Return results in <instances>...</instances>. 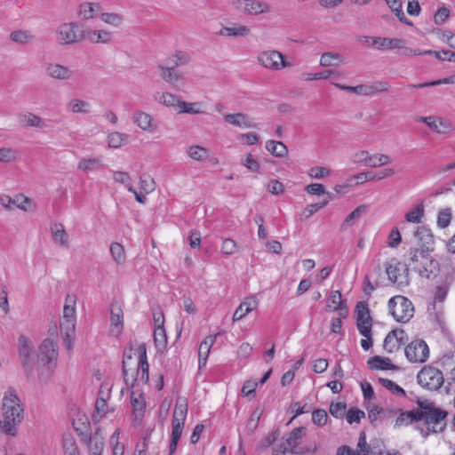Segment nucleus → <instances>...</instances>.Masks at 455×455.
Returning <instances> with one entry per match:
<instances>
[{"label":"nucleus","mask_w":455,"mask_h":455,"mask_svg":"<svg viewBox=\"0 0 455 455\" xmlns=\"http://www.w3.org/2000/svg\"><path fill=\"white\" fill-rule=\"evenodd\" d=\"M328 415L325 410L317 409L312 412V421L318 427H323L327 422Z\"/></svg>","instance_id":"60"},{"label":"nucleus","mask_w":455,"mask_h":455,"mask_svg":"<svg viewBox=\"0 0 455 455\" xmlns=\"http://www.w3.org/2000/svg\"><path fill=\"white\" fill-rule=\"evenodd\" d=\"M448 412L438 407H435L424 418L425 424L427 425V430L433 433H441L446 427V418Z\"/></svg>","instance_id":"10"},{"label":"nucleus","mask_w":455,"mask_h":455,"mask_svg":"<svg viewBox=\"0 0 455 455\" xmlns=\"http://www.w3.org/2000/svg\"><path fill=\"white\" fill-rule=\"evenodd\" d=\"M119 430L116 429L110 437V445L113 455H124V446L118 441Z\"/></svg>","instance_id":"54"},{"label":"nucleus","mask_w":455,"mask_h":455,"mask_svg":"<svg viewBox=\"0 0 455 455\" xmlns=\"http://www.w3.org/2000/svg\"><path fill=\"white\" fill-rule=\"evenodd\" d=\"M58 345L52 339H45L39 347L38 359L45 367L40 373V378L48 380L57 364Z\"/></svg>","instance_id":"3"},{"label":"nucleus","mask_w":455,"mask_h":455,"mask_svg":"<svg viewBox=\"0 0 455 455\" xmlns=\"http://www.w3.org/2000/svg\"><path fill=\"white\" fill-rule=\"evenodd\" d=\"M100 10V6L99 4L84 2L78 7V15L82 20H91L97 16Z\"/></svg>","instance_id":"31"},{"label":"nucleus","mask_w":455,"mask_h":455,"mask_svg":"<svg viewBox=\"0 0 455 455\" xmlns=\"http://www.w3.org/2000/svg\"><path fill=\"white\" fill-rule=\"evenodd\" d=\"M104 449V442L103 438L94 435L90 437L89 440V450L90 451L100 452L102 453Z\"/></svg>","instance_id":"63"},{"label":"nucleus","mask_w":455,"mask_h":455,"mask_svg":"<svg viewBox=\"0 0 455 455\" xmlns=\"http://www.w3.org/2000/svg\"><path fill=\"white\" fill-rule=\"evenodd\" d=\"M364 416L365 413L363 411L357 408H352L347 413V420L349 424L359 423L361 419Z\"/></svg>","instance_id":"64"},{"label":"nucleus","mask_w":455,"mask_h":455,"mask_svg":"<svg viewBox=\"0 0 455 455\" xmlns=\"http://www.w3.org/2000/svg\"><path fill=\"white\" fill-rule=\"evenodd\" d=\"M419 121L426 124L431 130L437 132H441V130L439 129V124H443L442 120L437 119L435 116H420L419 118Z\"/></svg>","instance_id":"61"},{"label":"nucleus","mask_w":455,"mask_h":455,"mask_svg":"<svg viewBox=\"0 0 455 455\" xmlns=\"http://www.w3.org/2000/svg\"><path fill=\"white\" fill-rule=\"evenodd\" d=\"M237 250V244L236 243L230 238H226L222 242L221 245V252L225 255H232L234 254Z\"/></svg>","instance_id":"62"},{"label":"nucleus","mask_w":455,"mask_h":455,"mask_svg":"<svg viewBox=\"0 0 455 455\" xmlns=\"http://www.w3.org/2000/svg\"><path fill=\"white\" fill-rule=\"evenodd\" d=\"M224 120L235 126L244 128H255L256 124L243 113L227 114L224 116Z\"/></svg>","instance_id":"24"},{"label":"nucleus","mask_w":455,"mask_h":455,"mask_svg":"<svg viewBox=\"0 0 455 455\" xmlns=\"http://www.w3.org/2000/svg\"><path fill=\"white\" fill-rule=\"evenodd\" d=\"M369 367L371 370H395L396 366L391 363V360L387 357H381L379 355H374L371 357L367 362Z\"/></svg>","instance_id":"30"},{"label":"nucleus","mask_w":455,"mask_h":455,"mask_svg":"<svg viewBox=\"0 0 455 455\" xmlns=\"http://www.w3.org/2000/svg\"><path fill=\"white\" fill-rule=\"evenodd\" d=\"M366 206L360 205L356 207L352 212H350L341 224V230L347 229L348 227H351L355 224V220H357L363 213H365Z\"/></svg>","instance_id":"38"},{"label":"nucleus","mask_w":455,"mask_h":455,"mask_svg":"<svg viewBox=\"0 0 455 455\" xmlns=\"http://www.w3.org/2000/svg\"><path fill=\"white\" fill-rule=\"evenodd\" d=\"M138 355V366L136 371L137 378H140L141 381L148 382L149 379V364L147 358V347L145 343H141L136 349Z\"/></svg>","instance_id":"16"},{"label":"nucleus","mask_w":455,"mask_h":455,"mask_svg":"<svg viewBox=\"0 0 455 455\" xmlns=\"http://www.w3.org/2000/svg\"><path fill=\"white\" fill-rule=\"evenodd\" d=\"M127 136L122 132H114L108 134V143L110 148H118Z\"/></svg>","instance_id":"56"},{"label":"nucleus","mask_w":455,"mask_h":455,"mask_svg":"<svg viewBox=\"0 0 455 455\" xmlns=\"http://www.w3.org/2000/svg\"><path fill=\"white\" fill-rule=\"evenodd\" d=\"M266 149L277 157H283L288 153V148L283 142L272 140L266 142Z\"/></svg>","instance_id":"35"},{"label":"nucleus","mask_w":455,"mask_h":455,"mask_svg":"<svg viewBox=\"0 0 455 455\" xmlns=\"http://www.w3.org/2000/svg\"><path fill=\"white\" fill-rule=\"evenodd\" d=\"M100 18L103 22L113 27H119L124 20L123 16L116 12H102Z\"/></svg>","instance_id":"43"},{"label":"nucleus","mask_w":455,"mask_h":455,"mask_svg":"<svg viewBox=\"0 0 455 455\" xmlns=\"http://www.w3.org/2000/svg\"><path fill=\"white\" fill-rule=\"evenodd\" d=\"M339 77L340 76V72L333 69H328L318 73H310L307 74V80H316V79H327L329 77Z\"/></svg>","instance_id":"55"},{"label":"nucleus","mask_w":455,"mask_h":455,"mask_svg":"<svg viewBox=\"0 0 455 455\" xmlns=\"http://www.w3.org/2000/svg\"><path fill=\"white\" fill-rule=\"evenodd\" d=\"M362 96L372 97L378 93L387 92L390 89V84L387 81L378 80L371 84H361Z\"/></svg>","instance_id":"20"},{"label":"nucleus","mask_w":455,"mask_h":455,"mask_svg":"<svg viewBox=\"0 0 455 455\" xmlns=\"http://www.w3.org/2000/svg\"><path fill=\"white\" fill-rule=\"evenodd\" d=\"M233 5L236 10L250 15H259L271 11L267 3L259 0H233Z\"/></svg>","instance_id":"11"},{"label":"nucleus","mask_w":455,"mask_h":455,"mask_svg":"<svg viewBox=\"0 0 455 455\" xmlns=\"http://www.w3.org/2000/svg\"><path fill=\"white\" fill-rule=\"evenodd\" d=\"M431 251L428 249L411 247L404 253V264L408 272L414 271L426 279L436 277L440 271V264L433 258Z\"/></svg>","instance_id":"1"},{"label":"nucleus","mask_w":455,"mask_h":455,"mask_svg":"<svg viewBox=\"0 0 455 455\" xmlns=\"http://www.w3.org/2000/svg\"><path fill=\"white\" fill-rule=\"evenodd\" d=\"M158 69L160 70V76L165 82L175 84L180 79V74L172 69V68H168L163 65H158Z\"/></svg>","instance_id":"39"},{"label":"nucleus","mask_w":455,"mask_h":455,"mask_svg":"<svg viewBox=\"0 0 455 455\" xmlns=\"http://www.w3.org/2000/svg\"><path fill=\"white\" fill-rule=\"evenodd\" d=\"M372 45L378 50L403 49L404 41L398 38L374 37L372 38Z\"/></svg>","instance_id":"21"},{"label":"nucleus","mask_w":455,"mask_h":455,"mask_svg":"<svg viewBox=\"0 0 455 455\" xmlns=\"http://www.w3.org/2000/svg\"><path fill=\"white\" fill-rule=\"evenodd\" d=\"M132 120L138 127L145 132H154L157 128L153 117L147 112L136 110L132 116Z\"/></svg>","instance_id":"17"},{"label":"nucleus","mask_w":455,"mask_h":455,"mask_svg":"<svg viewBox=\"0 0 455 455\" xmlns=\"http://www.w3.org/2000/svg\"><path fill=\"white\" fill-rule=\"evenodd\" d=\"M351 160L355 164H363L367 167L376 168L377 157L375 155H371L367 150H361L355 153Z\"/></svg>","instance_id":"28"},{"label":"nucleus","mask_w":455,"mask_h":455,"mask_svg":"<svg viewBox=\"0 0 455 455\" xmlns=\"http://www.w3.org/2000/svg\"><path fill=\"white\" fill-rule=\"evenodd\" d=\"M131 403L133 408L135 417H141L145 410V401L141 395L139 397L131 396Z\"/></svg>","instance_id":"58"},{"label":"nucleus","mask_w":455,"mask_h":455,"mask_svg":"<svg viewBox=\"0 0 455 455\" xmlns=\"http://www.w3.org/2000/svg\"><path fill=\"white\" fill-rule=\"evenodd\" d=\"M84 39L92 44H109L112 40V33L105 29L84 30Z\"/></svg>","instance_id":"19"},{"label":"nucleus","mask_w":455,"mask_h":455,"mask_svg":"<svg viewBox=\"0 0 455 455\" xmlns=\"http://www.w3.org/2000/svg\"><path fill=\"white\" fill-rule=\"evenodd\" d=\"M188 154L192 159L196 161H203L208 156L207 149L197 145L189 147Z\"/></svg>","instance_id":"51"},{"label":"nucleus","mask_w":455,"mask_h":455,"mask_svg":"<svg viewBox=\"0 0 455 455\" xmlns=\"http://www.w3.org/2000/svg\"><path fill=\"white\" fill-rule=\"evenodd\" d=\"M67 109L73 114H87L90 112L91 104L78 98H72L67 103Z\"/></svg>","instance_id":"29"},{"label":"nucleus","mask_w":455,"mask_h":455,"mask_svg":"<svg viewBox=\"0 0 455 455\" xmlns=\"http://www.w3.org/2000/svg\"><path fill=\"white\" fill-rule=\"evenodd\" d=\"M84 29L77 22L60 24L56 31V38L60 44H73L83 40Z\"/></svg>","instance_id":"6"},{"label":"nucleus","mask_w":455,"mask_h":455,"mask_svg":"<svg viewBox=\"0 0 455 455\" xmlns=\"http://www.w3.org/2000/svg\"><path fill=\"white\" fill-rule=\"evenodd\" d=\"M18 353L26 371H31L34 363V349L31 340L24 335L20 336L18 339Z\"/></svg>","instance_id":"12"},{"label":"nucleus","mask_w":455,"mask_h":455,"mask_svg":"<svg viewBox=\"0 0 455 455\" xmlns=\"http://www.w3.org/2000/svg\"><path fill=\"white\" fill-rule=\"evenodd\" d=\"M221 36H246L250 34V28L243 25L237 27H224L219 32Z\"/></svg>","instance_id":"36"},{"label":"nucleus","mask_w":455,"mask_h":455,"mask_svg":"<svg viewBox=\"0 0 455 455\" xmlns=\"http://www.w3.org/2000/svg\"><path fill=\"white\" fill-rule=\"evenodd\" d=\"M20 156V152L14 148H0V162L12 163L16 161Z\"/></svg>","instance_id":"41"},{"label":"nucleus","mask_w":455,"mask_h":455,"mask_svg":"<svg viewBox=\"0 0 455 455\" xmlns=\"http://www.w3.org/2000/svg\"><path fill=\"white\" fill-rule=\"evenodd\" d=\"M10 38L18 44H27L33 41L34 36L26 30H16L11 33Z\"/></svg>","instance_id":"49"},{"label":"nucleus","mask_w":455,"mask_h":455,"mask_svg":"<svg viewBox=\"0 0 455 455\" xmlns=\"http://www.w3.org/2000/svg\"><path fill=\"white\" fill-rule=\"evenodd\" d=\"M424 216V208L422 204H417L412 210L405 214V220L408 222L419 223Z\"/></svg>","instance_id":"50"},{"label":"nucleus","mask_w":455,"mask_h":455,"mask_svg":"<svg viewBox=\"0 0 455 455\" xmlns=\"http://www.w3.org/2000/svg\"><path fill=\"white\" fill-rule=\"evenodd\" d=\"M113 179L116 182L124 185L128 191H133L132 178L128 172L121 171L113 172Z\"/></svg>","instance_id":"46"},{"label":"nucleus","mask_w":455,"mask_h":455,"mask_svg":"<svg viewBox=\"0 0 455 455\" xmlns=\"http://www.w3.org/2000/svg\"><path fill=\"white\" fill-rule=\"evenodd\" d=\"M156 100L167 107H173L177 111L181 100L180 96L172 94L171 92L159 93L158 96L155 97Z\"/></svg>","instance_id":"34"},{"label":"nucleus","mask_w":455,"mask_h":455,"mask_svg":"<svg viewBox=\"0 0 455 455\" xmlns=\"http://www.w3.org/2000/svg\"><path fill=\"white\" fill-rule=\"evenodd\" d=\"M330 198L331 195L327 194V196H325L321 202L307 205L304 210L306 219L310 218L314 213L325 207L329 204Z\"/></svg>","instance_id":"47"},{"label":"nucleus","mask_w":455,"mask_h":455,"mask_svg":"<svg viewBox=\"0 0 455 455\" xmlns=\"http://www.w3.org/2000/svg\"><path fill=\"white\" fill-rule=\"evenodd\" d=\"M188 413V404L184 400H177L173 411L172 423L185 424V420Z\"/></svg>","instance_id":"33"},{"label":"nucleus","mask_w":455,"mask_h":455,"mask_svg":"<svg viewBox=\"0 0 455 455\" xmlns=\"http://www.w3.org/2000/svg\"><path fill=\"white\" fill-rule=\"evenodd\" d=\"M347 405L345 403H331L330 405V413L337 419H342L346 415Z\"/></svg>","instance_id":"57"},{"label":"nucleus","mask_w":455,"mask_h":455,"mask_svg":"<svg viewBox=\"0 0 455 455\" xmlns=\"http://www.w3.org/2000/svg\"><path fill=\"white\" fill-rule=\"evenodd\" d=\"M217 335L206 337L200 344L198 348V363L199 368L204 366L207 362L208 355L210 354L211 347L216 341Z\"/></svg>","instance_id":"27"},{"label":"nucleus","mask_w":455,"mask_h":455,"mask_svg":"<svg viewBox=\"0 0 455 455\" xmlns=\"http://www.w3.org/2000/svg\"><path fill=\"white\" fill-rule=\"evenodd\" d=\"M414 237L417 243L414 247L433 251L434 236L429 229L425 227H419L414 232Z\"/></svg>","instance_id":"18"},{"label":"nucleus","mask_w":455,"mask_h":455,"mask_svg":"<svg viewBox=\"0 0 455 455\" xmlns=\"http://www.w3.org/2000/svg\"><path fill=\"white\" fill-rule=\"evenodd\" d=\"M76 300H72V305L70 304H65L63 308V320L60 323V331L61 332L64 331V330H67L65 332V338L64 341L68 349L71 348V341H70V336L68 334V331H73L75 328V316H76Z\"/></svg>","instance_id":"13"},{"label":"nucleus","mask_w":455,"mask_h":455,"mask_svg":"<svg viewBox=\"0 0 455 455\" xmlns=\"http://www.w3.org/2000/svg\"><path fill=\"white\" fill-rule=\"evenodd\" d=\"M395 331H389L384 339L383 348L389 354H392L399 349L398 341L395 338L396 335Z\"/></svg>","instance_id":"40"},{"label":"nucleus","mask_w":455,"mask_h":455,"mask_svg":"<svg viewBox=\"0 0 455 455\" xmlns=\"http://www.w3.org/2000/svg\"><path fill=\"white\" fill-rule=\"evenodd\" d=\"M418 383L428 390H438L444 382L443 372L433 366H424L417 375Z\"/></svg>","instance_id":"5"},{"label":"nucleus","mask_w":455,"mask_h":455,"mask_svg":"<svg viewBox=\"0 0 455 455\" xmlns=\"http://www.w3.org/2000/svg\"><path fill=\"white\" fill-rule=\"evenodd\" d=\"M3 417L4 419L0 420V429L6 435L15 436L17 426L24 419V410L13 389H10L3 399Z\"/></svg>","instance_id":"2"},{"label":"nucleus","mask_w":455,"mask_h":455,"mask_svg":"<svg viewBox=\"0 0 455 455\" xmlns=\"http://www.w3.org/2000/svg\"><path fill=\"white\" fill-rule=\"evenodd\" d=\"M355 314L358 331L363 336H368L372 328V318L368 304L364 301L358 302L355 306Z\"/></svg>","instance_id":"9"},{"label":"nucleus","mask_w":455,"mask_h":455,"mask_svg":"<svg viewBox=\"0 0 455 455\" xmlns=\"http://www.w3.org/2000/svg\"><path fill=\"white\" fill-rule=\"evenodd\" d=\"M110 253L117 264H123L125 261V252L124 246L119 243H112L110 245Z\"/></svg>","instance_id":"44"},{"label":"nucleus","mask_w":455,"mask_h":455,"mask_svg":"<svg viewBox=\"0 0 455 455\" xmlns=\"http://www.w3.org/2000/svg\"><path fill=\"white\" fill-rule=\"evenodd\" d=\"M305 435L306 427H299L294 428L287 437L283 438L282 446L283 448V452L290 451L291 453H299L300 451H298V448L300 444L302 436Z\"/></svg>","instance_id":"15"},{"label":"nucleus","mask_w":455,"mask_h":455,"mask_svg":"<svg viewBox=\"0 0 455 455\" xmlns=\"http://www.w3.org/2000/svg\"><path fill=\"white\" fill-rule=\"evenodd\" d=\"M379 383H380L384 387L389 390L392 394L396 395L398 396L404 397L406 395L405 391L398 386L396 383L388 379L379 378Z\"/></svg>","instance_id":"45"},{"label":"nucleus","mask_w":455,"mask_h":455,"mask_svg":"<svg viewBox=\"0 0 455 455\" xmlns=\"http://www.w3.org/2000/svg\"><path fill=\"white\" fill-rule=\"evenodd\" d=\"M344 62L343 57L339 53L324 52L320 59V65L323 67L339 66Z\"/></svg>","instance_id":"37"},{"label":"nucleus","mask_w":455,"mask_h":455,"mask_svg":"<svg viewBox=\"0 0 455 455\" xmlns=\"http://www.w3.org/2000/svg\"><path fill=\"white\" fill-rule=\"evenodd\" d=\"M200 104L197 103V102H195V103H188L186 101H183L182 100H180V106H179V108L177 110V112L179 114H181V113H187V114H201L203 113V111L196 108L198 107Z\"/></svg>","instance_id":"53"},{"label":"nucleus","mask_w":455,"mask_h":455,"mask_svg":"<svg viewBox=\"0 0 455 455\" xmlns=\"http://www.w3.org/2000/svg\"><path fill=\"white\" fill-rule=\"evenodd\" d=\"M139 186L140 192L145 193V195L154 191L156 188L154 180L147 174H142L140 176Z\"/></svg>","instance_id":"48"},{"label":"nucleus","mask_w":455,"mask_h":455,"mask_svg":"<svg viewBox=\"0 0 455 455\" xmlns=\"http://www.w3.org/2000/svg\"><path fill=\"white\" fill-rule=\"evenodd\" d=\"M405 356L411 363H424L429 356V348L423 339L411 341L405 347Z\"/></svg>","instance_id":"8"},{"label":"nucleus","mask_w":455,"mask_h":455,"mask_svg":"<svg viewBox=\"0 0 455 455\" xmlns=\"http://www.w3.org/2000/svg\"><path fill=\"white\" fill-rule=\"evenodd\" d=\"M110 322L112 331H116V334L121 333L124 327L123 310L119 306H112L110 309Z\"/></svg>","instance_id":"32"},{"label":"nucleus","mask_w":455,"mask_h":455,"mask_svg":"<svg viewBox=\"0 0 455 455\" xmlns=\"http://www.w3.org/2000/svg\"><path fill=\"white\" fill-rule=\"evenodd\" d=\"M102 165L100 158H84L78 163L77 168L83 172H88Z\"/></svg>","instance_id":"42"},{"label":"nucleus","mask_w":455,"mask_h":455,"mask_svg":"<svg viewBox=\"0 0 455 455\" xmlns=\"http://www.w3.org/2000/svg\"><path fill=\"white\" fill-rule=\"evenodd\" d=\"M47 75L57 80H68L72 76V71L65 66L51 63L46 68Z\"/></svg>","instance_id":"22"},{"label":"nucleus","mask_w":455,"mask_h":455,"mask_svg":"<svg viewBox=\"0 0 455 455\" xmlns=\"http://www.w3.org/2000/svg\"><path fill=\"white\" fill-rule=\"evenodd\" d=\"M389 311L394 318L400 323H407L413 316L414 307L411 300L398 295L388 301Z\"/></svg>","instance_id":"4"},{"label":"nucleus","mask_w":455,"mask_h":455,"mask_svg":"<svg viewBox=\"0 0 455 455\" xmlns=\"http://www.w3.org/2000/svg\"><path fill=\"white\" fill-rule=\"evenodd\" d=\"M356 452L362 453L360 455H370L372 452L371 446L366 441V435L364 432H361L359 435Z\"/></svg>","instance_id":"59"},{"label":"nucleus","mask_w":455,"mask_h":455,"mask_svg":"<svg viewBox=\"0 0 455 455\" xmlns=\"http://www.w3.org/2000/svg\"><path fill=\"white\" fill-rule=\"evenodd\" d=\"M400 265L396 259L384 263L388 280L399 288L408 286L410 283L408 268L405 267L403 273L400 274Z\"/></svg>","instance_id":"7"},{"label":"nucleus","mask_w":455,"mask_h":455,"mask_svg":"<svg viewBox=\"0 0 455 455\" xmlns=\"http://www.w3.org/2000/svg\"><path fill=\"white\" fill-rule=\"evenodd\" d=\"M259 62L265 68L278 70L290 66L283 55L276 51L263 52L258 57Z\"/></svg>","instance_id":"14"},{"label":"nucleus","mask_w":455,"mask_h":455,"mask_svg":"<svg viewBox=\"0 0 455 455\" xmlns=\"http://www.w3.org/2000/svg\"><path fill=\"white\" fill-rule=\"evenodd\" d=\"M328 302L334 305L333 311L338 312L339 316L347 317V307L346 306V300L342 299V295L339 291H332L328 298ZM327 307H330L331 305L327 303Z\"/></svg>","instance_id":"23"},{"label":"nucleus","mask_w":455,"mask_h":455,"mask_svg":"<svg viewBox=\"0 0 455 455\" xmlns=\"http://www.w3.org/2000/svg\"><path fill=\"white\" fill-rule=\"evenodd\" d=\"M400 21L407 23L402 9V0H385Z\"/></svg>","instance_id":"52"},{"label":"nucleus","mask_w":455,"mask_h":455,"mask_svg":"<svg viewBox=\"0 0 455 455\" xmlns=\"http://www.w3.org/2000/svg\"><path fill=\"white\" fill-rule=\"evenodd\" d=\"M51 233L53 242L61 247L68 246V235L66 232L63 224L55 222L51 226Z\"/></svg>","instance_id":"25"},{"label":"nucleus","mask_w":455,"mask_h":455,"mask_svg":"<svg viewBox=\"0 0 455 455\" xmlns=\"http://www.w3.org/2000/svg\"><path fill=\"white\" fill-rule=\"evenodd\" d=\"M20 124L28 127L44 128L45 127L44 121L37 115L32 112L20 113L17 116Z\"/></svg>","instance_id":"26"}]
</instances>
